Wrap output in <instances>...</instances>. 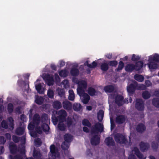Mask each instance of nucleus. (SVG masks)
Returning <instances> with one entry per match:
<instances>
[{
  "mask_svg": "<svg viewBox=\"0 0 159 159\" xmlns=\"http://www.w3.org/2000/svg\"><path fill=\"white\" fill-rule=\"evenodd\" d=\"M33 110L31 109L30 111V123L28 126V129L30 131V135L35 137L37 136V134L34 131H35L39 134L42 133L43 131L45 132H48L49 127L48 125L43 122H46L48 120L47 115L45 114L43 115L41 120L40 119L39 116L38 114H35L33 119L31 117L32 113Z\"/></svg>",
  "mask_w": 159,
  "mask_h": 159,
  "instance_id": "obj_1",
  "label": "nucleus"
},
{
  "mask_svg": "<svg viewBox=\"0 0 159 159\" xmlns=\"http://www.w3.org/2000/svg\"><path fill=\"white\" fill-rule=\"evenodd\" d=\"M72 81L78 84L77 93L80 96L82 102L84 104H87L89 100L90 97L87 93H84L87 86L86 82L84 80L79 81L76 78H73Z\"/></svg>",
  "mask_w": 159,
  "mask_h": 159,
  "instance_id": "obj_2",
  "label": "nucleus"
},
{
  "mask_svg": "<svg viewBox=\"0 0 159 159\" xmlns=\"http://www.w3.org/2000/svg\"><path fill=\"white\" fill-rule=\"evenodd\" d=\"M58 118L52 115V119L53 123L54 125H56L58 123V127L59 129L61 130H64L66 128V126L64 125V123H66L65 121V119L66 116V111L63 110H61L58 112Z\"/></svg>",
  "mask_w": 159,
  "mask_h": 159,
  "instance_id": "obj_3",
  "label": "nucleus"
},
{
  "mask_svg": "<svg viewBox=\"0 0 159 159\" xmlns=\"http://www.w3.org/2000/svg\"><path fill=\"white\" fill-rule=\"evenodd\" d=\"M148 63L147 64L149 69L151 71H154L159 67V54L154 53L146 58Z\"/></svg>",
  "mask_w": 159,
  "mask_h": 159,
  "instance_id": "obj_4",
  "label": "nucleus"
},
{
  "mask_svg": "<svg viewBox=\"0 0 159 159\" xmlns=\"http://www.w3.org/2000/svg\"><path fill=\"white\" fill-rule=\"evenodd\" d=\"M103 130V125L99 123L96 124L93 128L91 131L93 137L91 139V143L92 145H96L99 143L100 139L97 134L98 132H102Z\"/></svg>",
  "mask_w": 159,
  "mask_h": 159,
  "instance_id": "obj_5",
  "label": "nucleus"
},
{
  "mask_svg": "<svg viewBox=\"0 0 159 159\" xmlns=\"http://www.w3.org/2000/svg\"><path fill=\"white\" fill-rule=\"evenodd\" d=\"M145 89V86L143 84H137L135 81H132L130 84H128L127 89L129 95H131L135 91V89L143 90Z\"/></svg>",
  "mask_w": 159,
  "mask_h": 159,
  "instance_id": "obj_6",
  "label": "nucleus"
},
{
  "mask_svg": "<svg viewBox=\"0 0 159 159\" xmlns=\"http://www.w3.org/2000/svg\"><path fill=\"white\" fill-rule=\"evenodd\" d=\"M67 66L68 67V69L69 71L70 69V73L73 76H76L78 75L79 71L77 68L78 64L76 63H71L70 62H67Z\"/></svg>",
  "mask_w": 159,
  "mask_h": 159,
  "instance_id": "obj_7",
  "label": "nucleus"
},
{
  "mask_svg": "<svg viewBox=\"0 0 159 159\" xmlns=\"http://www.w3.org/2000/svg\"><path fill=\"white\" fill-rule=\"evenodd\" d=\"M50 153L49 155L48 159H59V154L58 149L53 145L50 146Z\"/></svg>",
  "mask_w": 159,
  "mask_h": 159,
  "instance_id": "obj_8",
  "label": "nucleus"
},
{
  "mask_svg": "<svg viewBox=\"0 0 159 159\" xmlns=\"http://www.w3.org/2000/svg\"><path fill=\"white\" fill-rule=\"evenodd\" d=\"M65 141L61 145V148L63 150L67 149L69 146V143L72 139V136L68 134H65L64 136Z\"/></svg>",
  "mask_w": 159,
  "mask_h": 159,
  "instance_id": "obj_9",
  "label": "nucleus"
},
{
  "mask_svg": "<svg viewBox=\"0 0 159 159\" xmlns=\"http://www.w3.org/2000/svg\"><path fill=\"white\" fill-rule=\"evenodd\" d=\"M123 97L120 95H117L115 98V102L119 106L122 105L124 102L128 103L131 102L132 101V99L131 98H129V100L126 99L124 101L123 100Z\"/></svg>",
  "mask_w": 159,
  "mask_h": 159,
  "instance_id": "obj_10",
  "label": "nucleus"
},
{
  "mask_svg": "<svg viewBox=\"0 0 159 159\" xmlns=\"http://www.w3.org/2000/svg\"><path fill=\"white\" fill-rule=\"evenodd\" d=\"M42 77L48 85H53L54 81L51 76L48 74L44 73L42 75Z\"/></svg>",
  "mask_w": 159,
  "mask_h": 159,
  "instance_id": "obj_11",
  "label": "nucleus"
},
{
  "mask_svg": "<svg viewBox=\"0 0 159 159\" xmlns=\"http://www.w3.org/2000/svg\"><path fill=\"white\" fill-rule=\"evenodd\" d=\"M35 88L38 92L40 94H44L45 90V85L43 83L35 84Z\"/></svg>",
  "mask_w": 159,
  "mask_h": 159,
  "instance_id": "obj_12",
  "label": "nucleus"
},
{
  "mask_svg": "<svg viewBox=\"0 0 159 159\" xmlns=\"http://www.w3.org/2000/svg\"><path fill=\"white\" fill-rule=\"evenodd\" d=\"M115 139L117 143H119L126 144L127 143L126 142L125 136L121 134H117L115 135Z\"/></svg>",
  "mask_w": 159,
  "mask_h": 159,
  "instance_id": "obj_13",
  "label": "nucleus"
},
{
  "mask_svg": "<svg viewBox=\"0 0 159 159\" xmlns=\"http://www.w3.org/2000/svg\"><path fill=\"white\" fill-rule=\"evenodd\" d=\"M146 61H147V59L146 58L143 61H140L137 62L135 63V65H134L135 70H139L142 68L143 66H146L147 65L146 64H144V63Z\"/></svg>",
  "mask_w": 159,
  "mask_h": 159,
  "instance_id": "obj_14",
  "label": "nucleus"
},
{
  "mask_svg": "<svg viewBox=\"0 0 159 159\" xmlns=\"http://www.w3.org/2000/svg\"><path fill=\"white\" fill-rule=\"evenodd\" d=\"M132 154L129 155L128 159H135L134 155H132L134 153L136 154L140 158L142 157V155L139 153L138 149L136 148H134V150H132Z\"/></svg>",
  "mask_w": 159,
  "mask_h": 159,
  "instance_id": "obj_15",
  "label": "nucleus"
},
{
  "mask_svg": "<svg viewBox=\"0 0 159 159\" xmlns=\"http://www.w3.org/2000/svg\"><path fill=\"white\" fill-rule=\"evenodd\" d=\"M22 147L19 150L21 155L20 156H16L14 159H13L11 155L9 156L10 159H23V157H25V150L24 145H22Z\"/></svg>",
  "mask_w": 159,
  "mask_h": 159,
  "instance_id": "obj_16",
  "label": "nucleus"
},
{
  "mask_svg": "<svg viewBox=\"0 0 159 159\" xmlns=\"http://www.w3.org/2000/svg\"><path fill=\"white\" fill-rule=\"evenodd\" d=\"M58 72L60 76L61 77H65L67 76L69 73L67 64L66 68L63 70H60Z\"/></svg>",
  "mask_w": 159,
  "mask_h": 159,
  "instance_id": "obj_17",
  "label": "nucleus"
},
{
  "mask_svg": "<svg viewBox=\"0 0 159 159\" xmlns=\"http://www.w3.org/2000/svg\"><path fill=\"white\" fill-rule=\"evenodd\" d=\"M136 107L138 110H142L143 109L144 105L142 100L137 99L136 100Z\"/></svg>",
  "mask_w": 159,
  "mask_h": 159,
  "instance_id": "obj_18",
  "label": "nucleus"
},
{
  "mask_svg": "<svg viewBox=\"0 0 159 159\" xmlns=\"http://www.w3.org/2000/svg\"><path fill=\"white\" fill-rule=\"evenodd\" d=\"M63 107L67 110H70L71 109V104L68 101H64L63 102Z\"/></svg>",
  "mask_w": 159,
  "mask_h": 159,
  "instance_id": "obj_19",
  "label": "nucleus"
},
{
  "mask_svg": "<svg viewBox=\"0 0 159 159\" xmlns=\"http://www.w3.org/2000/svg\"><path fill=\"white\" fill-rule=\"evenodd\" d=\"M21 127L17 129L16 133L18 135H21L23 134L25 126L23 123L21 124Z\"/></svg>",
  "mask_w": 159,
  "mask_h": 159,
  "instance_id": "obj_20",
  "label": "nucleus"
},
{
  "mask_svg": "<svg viewBox=\"0 0 159 159\" xmlns=\"http://www.w3.org/2000/svg\"><path fill=\"white\" fill-rule=\"evenodd\" d=\"M125 69L127 71H132L134 70H135L134 65L131 63L128 64L125 66Z\"/></svg>",
  "mask_w": 159,
  "mask_h": 159,
  "instance_id": "obj_21",
  "label": "nucleus"
},
{
  "mask_svg": "<svg viewBox=\"0 0 159 159\" xmlns=\"http://www.w3.org/2000/svg\"><path fill=\"white\" fill-rule=\"evenodd\" d=\"M97 63L96 61H94L92 64H89V61H86L84 63L85 66H87L89 68L95 67L97 65Z\"/></svg>",
  "mask_w": 159,
  "mask_h": 159,
  "instance_id": "obj_22",
  "label": "nucleus"
},
{
  "mask_svg": "<svg viewBox=\"0 0 159 159\" xmlns=\"http://www.w3.org/2000/svg\"><path fill=\"white\" fill-rule=\"evenodd\" d=\"M105 143L108 146H111L113 145L114 142L111 138L109 137L106 138Z\"/></svg>",
  "mask_w": 159,
  "mask_h": 159,
  "instance_id": "obj_23",
  "label": "nucleus"
},
{
  "mask_svg": "<svg viewBox=\"0 0 159 159\" xmlns=\"http://www.w3.org/2000/svg\"><path fill=\"white\" fill-rule=\"evenodd\" d=\"M140 148L142 151H144L149 148V145L148 143H141L140 145Z\"/></svg>",
  "mask_w": 159,
  "mask_h": 159,
  "instance_id": "obj_24",
  "label": "nucleus"
},
{
  "mask_svg": "<svg viewBox=\"0 0 159 159\" xmlns=\"http://www.w3.org/2000/svg\"><path fill=\"white\" fill-rule=\"evenodd\" d=\"M9 148L11 153H13L16 151V146L13 143H11L9 145Z\"/></svg>",
  "mask_w": 159,
  "mask_h": 159,
  "instance_id": "obj_25",
  "label": "nucleus"
},
{
  "mask_svg": "<svg viewBox=\"0 0 159 159\" xmlns=\"http://www.w3.org/2000/svg\"><path fill=\"white\" fill-rule=\"evenodd\" d=\"M125 120V117L122 115L118 116L116 118V122L119 124H121L123 123Z\"/></svg>",
  "mask_w": 159,
  "mask_h": 159,
  "instance_id": "obj_26",
  "label": "nucleus"
},
{
  "mask_svg": "<svg viewBox=\"0 0 159 159\" xmlns=\"http://www.w3.org/2000/svg\"><path fill=\"white\" fill-rule=\"evenodd\" d=\"M35 101L36 103L39 104H41L44 101V99L43 98L41 97L36 96Z\"/></svg>",
  "mask_w": 159,
  "mask_h": 159,
  "instance_id": "obj_27",
  "label": "nucleus"
},
{
  "mask_svg": "<svg viewBox=\"0 0 159 159\" xmlns=\"http://www.w3.org/2000/svg\"><path fill=\"white\" fill-rule=\"evenodd\" d=\"M61 86L62 87L66 89L68 88L69 87L68 80H64L61 83Z\"/></svg>",
  "mask_w": 159,
  "mask_h": 159,
  "instance_id": "obj_28",
  "label": "nucleus"
},
{
  "mask_svg": "<svg viewBox=\"0 0 159 159\" xmlns=\"http://www.w3.org/2000/svg\"><path fill=\"white\" fill-rule=\"evenodd\" d=\"M114 89V87L111 85L107 86L104 88V90L106 93L111 92Z\"/></svg>",
  "mask_w": 159,
  "mask_h": 159,
  "instance_id": "obj_29",
  "label": "nucleus"
},
{
  "mask_svg": "<svg viewBox=\"0 0 159 159\" xmlns=\"http://www.w3.org/2000/svg\"><path fill=\"white\" fill-rule=\"evenodd\" d=\"M134 79L137 81L141 82L144 80V77L142 75L136 74L134 76Z\"/></svg>",
  "mask_w": 159,
  "mask_h": 159,
  "instance_id": "obj_30",
  "label": "nucleus"
},
{
  "mask_svg": "<svg viewBox=\"0 0 159 159\" xmlns=\"http://www.w3.org/2000/svg\"><path fill=\"white\" fill-rule=\"evenodd\" d=\"M69 99L70 100H73L75 98V94L73 91L72 90H70L69 91Z\"/></svg>",
  "mask_w": 159,
  "mask_h": 159,
  "instance_id": "obj_31",
  "label": "nucleus"
},
{
  "mask_svg": "<svg viewBox=\"0 0 159 159\" xmlns=\"http://www.w3.org/2000/svg\"><path fill=\"white\" fill-rule=\"evenodd\" d=\"M104 115V111L101 110L98 113V118L99 121L102 120L103 119Z\"/></svg>",
  "mask_w": 159,
  "mask_h": 159,
  "instance_id": "obj_32",
  "label": "nucleus"
},
{
  "mask_svg": "<svg viewBox=\"0 0 159 159\" xmlns=\"http://www.w3.org/2000/svg\"><path fill=\"white\" fill-rule=\"evenodd\" d=\"M53 105L54 108L57 109L60 108L61 107V103L58 101L54 102L53 103Z\"/></svg>",
  "mask_w": 159,
  "mask_h": 159,
  "instance_id": "obj_33",
  "label": "nucleus"
},
{
  "mask_svg": "<svg viewBox=\"0 0 159 159\" xmlns=\"http://www.w3.org/2000/svg\"><path fill=\"white\" fill-rule=\"evenodd\" d=\"M73 108L75 111H78L81 109V106L80 104L75 103L73 105Z\"/></svg>",
  "mask_w": 159,
  "mask_h": 159,
  "instance_id": "obj_34",
  "label": "nucleus"
},
{
  "mask_svg": "<svg viewBox=\"0 0 159 159\" xmlns=\"http://www.w3.org/2000/svg\"><path fill=\"white\" fill-rule=\"evenodd\" d=\"M145 129V127L143 124H140L137 127V131L140 132H142Z\"/></svg>",
  "mask_w": 159,
  "mask_h": 159,
  "instance_id": "obj_35",
  "label": "nucleus"
},
{
  "mask_svg": "<svg viewBox=\"0 0 159 159\" xmlns=\"http://www.w3.org/2000/svg\"><path fill=\"white\" fill-rule=\"evenodd\" d=\"M141 57L140 55L133 54L131 57V60L132 61H138L140 60Z\"/></svg>",
  "mask_w": 159,
  "mask_h": 159,
  "instance_id": "obj_36",
  "label": "nucleus"
},
{
  "mask_svg": "<svg viewBox=\"0 0 159 159\" xmlns=\"http://www.w3.org/2000/svg\"><path fill=\"white\" fill-rule=\"evenodd\" d=\"M33 156L35 158H39L40 157V154L38 151L34 150L33 152Z\"/></svg>",
  "mask_w": 159,
  "mask_h": 159,
  "instance_id": "obj_37",
  "label": "nucleus"
},
{
  "mask_svg": "<svg viewBox=\"0 0 159 159\" xmlns=\"http://www.w3.org/2000/svg\"><path fill=\"white\" fill-rule=\"evenodd\" d=\"M8 120L10 122L9 129L10 130H12L13 129V119L12 118L10 117L8 118Z\"/></svg>",
  "mask_w": 159,
  "mask_h": 159,
  "instance_id": "obj_38",
  "label": "nucleus"
},
{
  "mask_svg": "<svg viewBox=\"0 0 159 159\" xmlns=\"http://www.w3.org/2000/svg\"><path fill=\"white\" fill-rule=\"evenodd\" d=\"M88 93L90 95L93 96L95 95V91L93 88H90L88 89Z\"/></svg>",
  "mask_w": 159,
  "mask_h": 159,
  "instance_id": "obj_39",
  "label": "nucleus"
},
{
  "mask_svg": "<svg viewBox=\"0 0 159 159\" xmlns=\"http://www.w3.org/2000/svg\"><path fill=\"white\" fill-rule=\"evenodd\" d=\"M47 95L49 98H52L54 96L53 91L51 89H49L48 91Z\"/></svg>",
  "mask_w": 159,
  "mask_h": 159,
  "instance_id": "obj_40",
  "label": "nucleus"
},
{
  "mask_svg": "<svg viewBox=\"0 0 159 159\" xmlns=\"http://www.w3.org/2000/svg\"><path fill=\"white\" fill-rule=\"evenodd\" d=\"M153 105L157 107H159V99L157 98L154 99L152 101Z\"/></svg>",
  "mask_w": 159,
  "mask_h": 159,
  "instance_id": "obj_41",
  "label": "nucleus"
},
{
  "mask_svg": "<svg viewBox=\"0 0 159 159\" xmlns=\"http://www.w3.org/2000/svg\"><path fill=\"white\" fill-rule=\"evenodd\" d=\"M65 62L62 60H59L57 64L58 67L61 68L65 66Z\"/></svg>",
  "mask_w": 159,
  "mask_h": 159,
  "instance_id": "obj_42",
  "label": "nucleus"
},
{
  "mask_svg": "<svg viewBox=\"0 0 159 159\" xmlns=\"http://www.w3.org/2000/svg\"><path fill=\"white\" fill-rule=\"evenodd\" d=\"M82 124L84 125L87 126L88 127H90L91 125L89 121L86 119H84L82 121Z\"/></svg>",
  "mask_w": 159,
  "mask_h": 159,
  "instance_id": "obj_43",
  "label": "nucleus"
},
{
  "mask_svg": "<svg viewBox=\"0 0 159 159\" xmlns=\"http://www.w3.org/2000/svg\"><path fill=\"white\" fill-rule=\"evenodd\" d=\"M150 97V93L148 92H144L143 93V97L144 99H147Z\"/></svg>",
  "mask_w": 159,
  "mask_h": 159,
  "instance_id": "obj_44",
  "label": "nucleus"
},
{
  "mask_svg": "<svg viewBox=\"0 0 159 159\" xmlns=\"http://www.w3.org/2000/svg\"><path fill=\"white\" fill-rule=\"evenodd\" d=\"M124 64L123 62L122 61H120L119 62L118 67L117 69H116V70L117 71H119L120 70H121L124 67Z\"/></svg>",
  "mask_w": 159,
  "mask_h": 159,
  "instance_id": "obj_45",
  "label": "nucleus"
},
{
  "mask_svg": "<svg viewBox=\"0 0 159 159\" xmlns=\"http://www.w3.org/2000/svg\"><path fill=\"white\" fill-rule=\"evenodd\" d=\"M101 69L102 70L106 71L108 69V65L105 63L103 64L101 66Z\"/></svg>",
  "mask_w": 159,
  "mask_h": 159,
  "instance_id": "obj_46",
  "label": "nucleus"
},
{
  "mask_svg": "<svg viewBox=\"0 0 159 159\" xmlns=\"http://www.w3.org/2000/svg\"><path fill=\"white\" fill-rule=\"evenodd\" d=\"M55 82L56 84H58L60 81V79L58 75L57 74H55Z\"/></svg>",
  "mask_w": 159,
  "mask_h": 159,
  "instance_id": "obj_47",
  "label": "nucleus"
},
{
  "mask_svg": "<svg viewBox=\"0 0 159 159\" xmlns=\"http://www.w3.org/2000/svg\"><path fill=\"white\" fill-rule=\"evenodd\" d=\"M41 143V140L40 139H35L34 140L35 144L37 146H39L40 145Z\"/></svg>",
  "mask_w": 159,
  "mask_h": 159,
  "instance_id": "obj_48",
  "label": "nucleus"
},
{
  "mask_svg": "<svg viewBox=\"0 0 159 159\" xmlns=\"http://www.w3.org/2000/svg\"><path fill=\"white\" fill-rule=\"evenodd\" d=\"M58 93L59 95H60L61 97H64L65 92L63 89H60L59 90H58Z\"/></svg>",
  "mask_w": 159,
  "mask_h": 159,
  "instance_id": "obj_49",
  "label": "nucleus"
},
{
  "mask_svg": "<svg viewBox=\"0 0 159 159\" xmlns=\"http://www.w3.org/2000/svg\"><path fill=\"white\" fill-rule=\"evenodd\" d=\"M8 110L9 112H12L13 110V106L11 104H9L8 106Z\"/></svg>",
  "mask_w": 159,
  "mask_h": 159,
  "instance_id": "obj_50",
  "label": "nucleus"
},
{
  "mask_svg": "<svg viewBox=\"0 0 159 159\" xmlns=\"http://www.w3.org/2000/svg\"><path fill=\"white\" fill-rule=\"evenodd\" d=\"M117 62L116 61H111L109 62V65L112 66H115L117 65Z\"/></svg>",
  "mask_w": 159,
  "mask_h": 159,
  "instance_id": "obj_51",
  "label": "nucleus"
},
{
  "mask_svg": "<svg viewBox=\"0 0 159 159\" xmlns=\"http://www.w3.org/2000/svg\"><path fill=\"white\" fill-rule=\"evenodd\" d=\"M1 126L5 129H7L8 127V125L5 121H2L1 123Z\"/></svg>",
  "mask_w": 159,
  "mask_h": 159,
  "instance_id": "obj_52",
  "label": "nucleus"
},
{
  "mask_svg": "<svg viewBox=\"0 0 159 159\" xmlns=\"http://www.w3.org/2000/svg\"><path fill=\"white\" fill-rule=\"evenodd\" d=\"M110 120L111 124V129H112L114 127V125L113 122V119L111 116H110Z\"/></svg>",
  "mask_w": 159,
  "mask_h": 159,
  "instance_id": "obj_53",
  "label": "nucleus"
},
{
  "mask_svg": "<svg viewBox=\"0 0 159 159\" xmlns=\"http://www.w3.org/2000/svg\"><path fill=\"white\" fill-rule=\"evenodd\" d=\"M13 141L16 142H17L19 141V138L18 137H17L16 136H13Z\"/></svg>",
  "mask_w": 159,
  "mask_h": 159,
  "instance_id": "obj_54",
  "label": "nucleus"
},
{
  "mask_svg": "<svg viewBox=\"0 0 159 159\" xmlns=\"http://www.w3.org/2000/svg\"><path fill=\"white\" fill-rule=\"evenodd\" d=\"M6 140L2 137H0V144H3L5 142Z\"/></svg>",
  "mask_w": 159,
  "mask_h": 159,
  "instance_id": "obj_55",
  "label": "nucleus"
},
{
  "mask_svg": "<svg viewBox=\"0 0 159 159\" xmlns=\"http://www.w3.org/2000/svg\"><path fill=\"white\" fill-rule=\"evenodd\" d=\"M145 84L146 86L148 87L149 86L151 85V82L149 80L146 81H145Z\"/></svg>",
  "mask_w": 159,
  "mask_h": 159,
  "instance_id": "obj_56",
  "label": "nucleus"
},
{
  "mask_svg": "<svg viewBox=\"0 0 159 159\" xmlns=\"http://www.w3.org/2000/svg\"><path fill=\"white\" fill-rule=\"evenodd\" d=\"M4 149L3 147L1 146L0 147V154L4 152Z\"/></svg>",
  "mask_w": 159,
  "mask_h": 159,
  "instance_id": "obj_57",
  "label": "nucleus"
},
{
  "mask_svg": "<svg viewBox=\"0 0 159 159\" xmlns=\"http://www.w3.org/2000/svg\"><path fill=\"white\" fill-rule=\"evenodd\" d=\"M51 67L53 70H56V66L53 64H51Z\"/></svg>",
  "mask_w": 159,
  "mask_h": 159,
  "instance_id": "obj_58",
  "label": "nucleus"
},
{
  "mask_svg": "<svg viewBox=\"0 0 159 159\" xmlns=\"http://www.w3.org/2000/svg\"><path fill=\"white\" fill-rule=\"evenodd\" d=\"M106 57L107 58L110 59L112 57V55L111 53L107 54L106 55Z\"/></svg>",
  "mask_w": 159,
  "mask_h": 159,
  "instance_id": "obj_59",
  "label": "nucleus"
},
{
  "mask_svg": "<svg viewBox=\"0 0 159 159\" xmlns=\"http://www.w3.org/2000/svg\"><path fill=\"white\" fill-rule=\"evenodd\" d=\"M83 129L84 131L86 132H88L89 131L88 129L86 127H84Z\"/></svg>",
  "mask_w": 159,
  "mask_h": 159,
  "instance_id": "obj_60",
  "label": "nucleus"
},
{
  "mask_svg": "<svg viewBox=\"0 0 159 159\" xmlns=\"http://www.w3.org/2000/svg\"><path fill=\"white\" fill-rule=\"evenodd\" d=\"M5 136L7 139H9L11 138V135L9 134H6Z\"/></svg>",
  "mask_w": 159,
  "mask_h": 159,
  "instance_id": "obj_61",
  "label": "nucleus"
},
{
  "mask_svg": "<svg viewBox=\"0 0 159 159\" xmlns=\"http://www.w3.org/2000/svg\"><path fill=\"white\" fill-rule=\"evenodd\" d=\"M153 144L154 145H152V147L153 148L155 149L156 148H157V144H155V143H153Z\"/></svg>",
  "mask_w": 159,
  "mask_h": 159,
  "instance_id": "obj_62",
  "label": "nucleus"
},
{
  "mask_svg": "<svg viewBox=\"0 0 159 159\" xmlns=\"http://www.w3.org/2000/svg\"><path fill=\"white\" fill-rule=\"evenodd\" d=\"M112 96H111V95L110 96H109V104L110 106V105H111V103L110 102V101L112 99Z\"/></svg>",
  "mask_w": 159,
  "mask_h": 159,
  "instance_id": "obj_63",
  "label": "nucleus"
},
{
  "mask_svg": "<svg viewBox=\"0 0 159 159\" xmlns=\"http://www.w3.org/2000/svg\"><path fill=\"white\" fill-rule=\"evenodd\" d=\"M86 109L90 111L92 109V107L91 106H88L86 107Z\"/></svg>",
  "mask_w": 159,
  "mask_h": 159,
  "instance_id": "obj_64",
  "label": "nucleus"
}]
</instances>
